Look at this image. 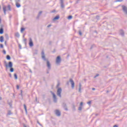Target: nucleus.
<instances>
[{
	"mask_svg": "<svg viewBox=\"0 0 127 127\" xmlns=\"http://www.w3.org/2000/svg\"><path fill=\"white\" fill-rule=\"evenodd\" d=\"M23 127H27L26 126V125H25V124H23Z\"/></svg>",
	"mask_w": 127,
	"mask_h": 127,
	"instance_id": "6e6d98bb",
	"label": "nucleus"
},
{
	"mask_svg": "<svg viewBox=\"0 0 127 127\" xmlns=\"http://www.w3.org/2000/svg\"><path fill=\"white\" fill-rule=\"evenodd\" d=\"M62 93V88L61 87L58 88L57 91V95L60 98H62V95H61V93Z\"/></svg>",
	"mask_w": 127,
	"mask_h": 127,
	"instance_id": "20e7f679",
	"label": "nucleus"
},
{
	"mask_svg": "<svg viewBox=\"0 0 127 127\" xmlns=\"http://www.w3.org/2000/svg\"><path fill=\"white\" fill-rule=\"evenodd\" d=\"M4 63H5V65H6V64H6V62H4Z\"/></svg>",
	"mask_w": 127,
	"mask_h": 127,
	"instance_id": "69168bd1",
	"label": "nucleus"
},
{
	"mask_svg": "<svg viewBox=\"0 0 127 127\" xmlns=\"http://www.w3.org/2000/svg\"><path fill=\"white\" fill-rule=\"evenodd\" d=\"M3 54L5 55V54H6V52L4 50H3Z\"/></svg>",
	"mask_w": 127,
	"mask_h": 127,
	"instance_id": "79ce46f5",
	"label": "nucleus"
},
{
	"mask_svg": "<svg viewBox=\"0 0 127 127\" xmlns=\"http://www.w3.org/2000/svg\"><path fill=\"white\" fill-rule=\"evenodd\" d=\"M19 49H21V45L20 44H19Z\"/></svg>",
	"mask_w": 127,
	"mask_h": 127,
	"instance_id": "a18cd8bd",
	"label": "nucleus"
},
{
	"mask_svg": "<svg viewBox=\"0 0 127 127\" xmlns=\"http://www.w3.org/2000/svg\"><path fill=\"white\" fill-rule=\"evenodd\" d=\"M118 1H123V0H116L115 2H118Z\"/></svg>",
	"mask_w": 127,
	"mask_h": 127,
	"instance_id": "a19ab883",
	"label": "nucleus"
},
{
	"mask_svg": "<svg viewBox=\"0 0 127 127\" xmlns=\"http://www.w3.org/2000/svg\"><path fill=\"white\" fill-rule=\"evenodd\" d=\"M120 34L122 36H125V32H124V30H121L120 31Z\"/></svg>",
	"mask_w": 127,
	"mask_h": 127,
	"instance_id": "a211bd4d",
	"label": "nucleus"
},
{
	"mask_svg": "<svg viewBox=\"0 0 127 127\" xmlns=\"http://www.w3.org/2000/svg\"><path fill=\"white\" fill-rule=\"evenodd\" d=\"M16 88H17V90H19V85H17Z\"/></svg>",
	"mask_w": 127,
	"mask_h": 127,
	"instance_id": "c03bdc74",
	"label": "nucleus"
},
{
	"mask_svg": "<svg viewBox=\"0 0 127 127\" xmlns=\"http://www.w3.org/2000/svg\"><path fill=\"white\" fill-rule=\"evenodd\" d=\"M113 24H109L107 26V28L109 30L112 29V27H113Z\"/></svg>",
	"mask_w": 127,
	"mask_h": 127,
	"instance_id": "2eb2a0df",
	"label": "nucleus"
},
{
	"mask_svg": "<svg viewBox=\"0 0 127 127\" xmlns=\"http://www.w3.org/2000/svg\"><path fill=\"white\" fill-rule=\"evenodd\" d=\"M78 33H79V35L80 36H82V32L81 31V30H79V32H78Z\"/></svg>",
	"mask_w": 127,
	"mask_h": 127,
	"instance_id": "7c9ffc66",
	"label": "nucleus"
},
{
	"mask_svg": "<svg viewBox=\"0 0 127 127\" xmlns=\"http://www.w3.org/2000/svg\"><path fill=\"white\" fill-rule=\"evenodd\" d=\"M72 18H73V16H72V15H69L67 17V19H68V20L72 19Z\"/></svg>",
	"mask_w": 127,
	"mask_h": 127,
	"instance_id": "393cba45",
	"label": "nucleus"
},
{
	"mask_svg": "<svg viewBox=\"0 0 127 127\" xmlns=\"http://www.w3.org/2000/svg\"><path fill=\"white\" fill-rule=\"evenodd\" d=\"M55 11H56V10H54L52 11V13H53V12H55Z\"/></svg>",
	"mask_w": 127,
	"mask_h": 127,
	"instance_id": "5fc2aeb1",
	"label": "nucleus"
},
{
	"mask_svg": "<svg viewBox=\"0 0 127 127\" xmlns=\"http://www.w3.org/2000/svg\"><path fill=\"white\" fill-rule=\"evenodd\" d=\"M61 63V57L60 56H58L56 60V64L57 65H60V64Z\"/></svg>",
	"mask_w": 127,
	"mask_h": 127,
	"instance_id": "39448f33",
	"label": "nucleus"
},
{
	"mask_svg": "<svg viewBox=\"0 0 127 127\" xmlns=\"http://www.w3.org/2000/svg\"><path fill=\"white\" fill-rule=\"evenodd\" d=\"M20 95H21V97H22V90H21V94H20Z\"/></svg>",
	"mask_w": 127,
	"mask_h": 127,
	"instance_id": "de8ad7c7",
	"label": "nucleus"
},
{
	"mask_svg": "<svg viewBox=\"0 0 127 127\" xmlns=\"http://www.w3.org/2000/svg\"><path fill=\"white\" fill-rule=\"evenodd\" d=\"M70 82V80L69 81L66 82V85H69V83Z\"/></svg>",
	"mask_w": 127,
	"mask_h": 127,
	"instance_id": "49530a36",
	"label": "nucleus"
},
{
	"mask_svg": "<svg viewBox=\"0 0 127 127\" xmlns=\"http://www.w3.org/2000/svg\"><path fill=\"white\" fill-rule=\"evenodd\" d=\"M51 26H52V25L50 24V25L47 26V27H48V28L51 27Z\"/></svg>",
	"mask_w": 127,
	"mask_h": 127,
	"instance_id": "09e8293b",
	"label": "nucleus"
},
{
	"mask_svg": "<svg viewBox=\"0 0 127 127\" xmlns=\"http://www.w3.org/2000/svg\"><path fill=\"white\" fill-rule=\"evenodd\" d=\"M5 66L6 68H10V72H11V73H12V72H14V68L12 67V66H13L12 62H9L8 64H6Z\"/></svg>",
	"mask_w": 127,
	"mask_h": 127,
	"instance_id": "f03ea898",
	"label": "nucleus"
},
{
	"mask_svg": "<svg viewBox=\"0 0 127 127\" xmlns=\"http://www.w3.org/2000/svg\"><path fill=\"white\" fill-rule=\"evenodd\" d=\"M24 30H25V28H21V33H22V32H23V31H24Z\"/></svg>",
	"mask_w": 127,
	"mask_h": 127,
	"instance_id": "cd10ccee",
	"label": "nucleus"
},
{
	"mask_svg": "<svg viewBox=\"0 0 127 127\" xmlns=\"http://www.w3.org/2000/svg\"><path fill=\"white\" fill-rule=\"evenodd\" d=\"M92 91H95V90H96V88H92Z\"/></svg>",
	"mask_w": 127,
	"mask_h": 127,
	"instance_id": "3c124183",
	"label": "nucleus"
},
{
	"mask_svg": "<svg viewBox=\"0 0 127 127\" xmlns=\"http://www.w3.org/2000/svg\"><path fill=\"white\" fill-rule=\"evenodd\" d=\"M99 76H100V74H97L94 76V78H97V77H99Z\"/></svg>",
	"mask_w": 127,
	"mask_h": 127,
	"instance_id": "58836bf2",
	"label": "nucleus"
},
{
	"mask_svg": "<svg viewBox=\"0 0 127 127\" xmlns=\"http://www.w3.org/2000/svg\"><path fill=\"white\" fill-rule=\"evenodd\" d=\"M72 110L73 112H75V111H76V106L74 104H72Z\"/></svg>",
	"mask_w": 127,
	"mask_h": 127,
	"instance_id": "ddd939ff",
	"label": "nucleus"
},
{
	"mask_svg": "<svg viewBox=\"0 0 127 127\" xmlns=\"http://www.w3.org/2000/svg\"><path fill=\"white\" fill-rule=\"evenodd\" d=\"M122 8L123 12L126 14V15H127V6L125 5H123L122 6Z\"/></svg>",
	"mask_w": 127,
	"mask_h": 127,
	"instance_id": "423d86ee",
	"label": "nucleus"
},
{
	"mask_svg": "<svg viewBox=\"0 0 127 127\" xmlns=\"http://www.w3.org/2000/svg\"><path fill=\"white\" fill-rule=\"evenodd\" d=\"M3 39H4L3 36H1L0 37V42H1V43L3 42Z\"/></svg>",
	"mask_w": 127,
	"mask_h": 127,
	"instance_id": "aec40b11",
	"label": "nucleus"
},
{
	"mask_svg": "<svg viewBox=\"0 0 127 127\" xmlns=\"http://www.w3.org/2000/svg\"><path fill=\"white\" fill-rule=\"evenodd\" d=\"M36 102H37V97H36Z\"/></svg>",
	"mask_w": 127,
	"mask_h": 127,
	"instance_id": "e2e57ef3",
	"label": "nucleus"
},
{
	"mask_svg": "<svg viewBox=\"0 0 127 127\" xmlns=\"http://www.w3.org/2000/svg\"><path fill=\"white\" fill-rule=\"evenodd\" d=\"M59 18H60V16H59V15H58L53 19V21H55L56 20H58Z\"/></svg>",
	"mask_w": 127,
	"mask_h": 127,
	"instance_id": "f8f14e48",
	"label": "nucleus"
},
{
	"mask_svg": "<svg viewBox=\"0 0 127 127\" xmlns=\"http://www.w3.org/2000/svg\"><path fill=\"white\" fill-rule=\"evenodd\" d=\"M78 111H82V106H79L78 108Z\"/></svg>",
	"mask_w": 127,
	"mask_h": 127,
	"instance_id": "e433bc0d",
	"label": "nucleus"
},
{
	"mask_svg": "<svg viewBox=\"0 0 127 127\" xmlns=\"http://www.w3.org/2000/svg\"><path fill=\"white\" fill-rule=\"evenodd\" d=\"M8 105L10 108H12V103L11 102H8Z\"/></svg>",
	"mask_w": 127,
	"mask_h": 127,
	"instance_id": "c85d7f7f",
	"label": "nucleus"
},
{
	"mask_svg": "<svg viewBox=\"0 0 127 127\" xmlns=\"http://www.w3.org/2000/svg\"><path fill=\"white\" fill-rule=\"evenodd\" d=\"M0 34H3V28L2 27L0 28Z\"/></svg>",
	"mask_w": 127,
	"mask_h": 127,
	"instance_id": "412c9836",
	"label": "nucleus"
},
{
	"mask_svg": "<svg viewBox=\"0 0 127 127\" xmlns=\"http://www.w3.org/2000/svg\"><path fill=\"white\" fill-rule=\"evenodd\" d=\"M16 3H18V2H20V0H15Z\"/></svg>",
	"mask_w": 127,
	"mask_h": 127,
	"instance_id": "473e14b6",
	"label": "nucleus"
},
{
	"mask_svg": "<svg viewBox=\"0 0 127 127\" xmlns=\"http://www.w3.org/2000/svg\"><path fill=\"white\" fill-rule=\"evenodd\" d=\"M8 115H9V116H10V115H11V112L10 111V110H9L8 111Z\"/></svg>",
	"mask_w": 127,
	"mask_h": 127,
	"instance_id": "72a5a7b5",
	"label": "nucleus"
},
{
	"mask_svg": "<svg viewBox=\"0 0 127 127\" xmlns=\"http://www.w3.org/2000/svg\"><path fill=\"white\" fill-rule=\"evenodd\" d=\"M23 41H24V42H25V41H26V39H24L23 40Z\"/></svg>",
	"mask_w": 127,
	"mask_h": 127,
	"instance_id": "13d9d810",
	"label": "nucleus"
},
{
	"mask_svg": "<svg viewBox=\"0 0 127 127\" xmlns=\"http://www.w3.org/2000/svg\"><path fill=\"white\" fill-rule=\"evenodd\" d=\"M23 106H24V108L25 109V113H26V115H27V108H26V105L24 104Z\"/></svg>",
	"mask_w": 127,
	"mask_h": 127,
	"instance_id": "6ab92c4d",
	"label": "nucleus"
},
{
	"mask_svg": "<svg viewBox=\"0 0 127 127\" xmlns=\"http://www.w3.org/2000/svg\"><path fill=\"white\" fill-rule=\"evenodd\" d=\"M8 10H11V8L10 7V5H8Z\"/></svg>",
	"mask_w": 127,
	"mask_h": 127,
	"instance_id": "c756f323",
	"label": "nucleus"
},
{
	"mask_svg": "<svg viewBox=\"0 0 127 127\" xmlns=\"http://www.w3.org/2000/svg\"><path fill=\"white\" fill-rule=\"evenodd\" d=\"M69 83H70L72 89H74L75 87V82L72 78L69 79Z\"/></svg>",
	"mask_w": 127,
	"mask_h": 127,
	"instance_id": "0eeeda50",
	"label": "nucleus"
},
{
	"mask_svg": "<svg viewBox=\"0 0 127 127\" xmlns=\"http://www.w3.org/2000/svg\"><path fill=\"white\" fill-rule=\"evenodd\" d=\"M15 36H16V37H17L18 38H19V36H20L19 33L18 32L15 33Z\"/></svg>",
	"mask_w": 127,
	"mask_h": 127,
	"instance_id": "4be33fe9",
	"label": "nucleus"
},
{
	"mask_svg": "<svg viewBox=\"0 0 127 127\" xmlns=\"http://www.w3.org/2000/svg\"><path fill=\"white\" fill-rule=\"evenodd\" d=\"M91 103H92V101H91L87 102L88 105H89V106H91Z\"/></svg>",
	"mask_w": 127,
	"mask_h": 127,
	"instance_id": "f704fd0d",
	"label": "nucleus"
},
{
	"mask_svg": "<svg viewBox=\"0 0 127 127\" xmlns=\"http://www.w3.org/2000/svg\"><path fill=\"white\" fill-rule=\"evenodd\" d=\"M113 127H119V126H118L117 125H115L113 126Z\"/></svg>",
	"mask_w": 127,
	"mask_h": 127,
	"instance_id": "8fccbe9b",
	"label": "nucleus"
},
{
	"mask_svg": "<svg viewBox=\"0 0 127 127\" xmlns=\"http://www.w3.org/2000/svg\"><path fill=\"white\" fill-rule=\"evenodd\" d=\"M16 7H18V8L20 7L21 5L19 3H16Z\"/></svg>",
	"mask_w": 127,
	"mask_h": 127,
	"instance_id": "a878e982",
	"label": "nucleus"
},
{
	"mask_svg": "<svg viewBox=\"0 0 127 127\" xmlns=\"http://www.w3.org/2000/svg\"><path fill=\"white\" fill-rule=\"evenodd\" d=\"M6 58L7 59V60H10V55H7L6 57Z\"/></svg>",
	"mask_w": 127,
	"mask_h": 127,
	"instance_id": "5701e85b",
	"label": "nucleus"
},
{
	"mask_svg": "<svg viewBox=\"0 0 127 127\" xmlns=\"http://www.w3.org/2000/svg\"><path fill=\"white\" fill-rule=\"evenodd\" d=\"M41 55L42 59L43 60V61H45L46 62L48 69H49V70H50V69H51V64H50V62H49V60H48V59L46 58V57L45 56V53L44 52V50H43L42 51Z\"/></svg>",
	"mask_w": 127,
	"mask_h": 127,
	"instance_id": "f257e3e1",
	"label": "nucleus"
},
{
	"mask_svg": "<svg viewBox=\"0 0 127 127\" xmlns=\"http://www.w3.org/2000/svg\"><path fill=\"white\" fill-rule=\"evenodd\" d=\"M37 124H38V125H39V126H40L41 127H42V125H41L40 123H39V121H37Z\"/></svg>",
	"mask_w": 127,
	"mask_h": 127,
	"instance_id": "ea45409f",
	"label": "nucleus"
},
{
	"mask_svg": "<svg viewBox=\"0 0 127 127\" xmlns=\"http://www.w3.org/2000/svg\"><path fill=\"white\" fill-rule=\"evenodd\" d=\"M96 19H97V20H99V19H100V16L97 15L96 16Z\"/></svg>",
	"mask_w": 127,
	"mask_h": 127,
	"instance_id": "c9c22d12",
	"label": "nucleus"
},
{
	"mask_svg": "<svg viewBox=\"0 0 127 127\" xmlns=\"http://www.w3.org/2000/svg\"><path fill=\"white\" fill-rule=\"evenodd\" d=\"M0 48H3V45L2 44H0Z\"/></svg>",
	"mask_w": 127,
	"mask_h": 127,
	"instance_id": "4c0bfd02",
	"label": "nucleus"
},
{
	"mask_svg": "<svg viewBox=\"0 0 127 127\" xmlns=\"http://www.w3.org/2000/svg\"><path fill=\"white\" fill-rule=\"evenodd\" d=\"M94 32H95L96 33H97V31H94Z\"/></svg>",
	"mask_w": 127,
	"mask_h": 127,
	"instance_id": "338daca9",
	"label": "nucleus"
},
{
	"mask_svg": "<svg viewBox=\"0 0 127 127\" xmlns=\"http://www.w3.org/2000/svg\"><path fill=\"white\" fill-rule=\"evenodd\" d=\"M1 23V19L0 18V24Z\"/></svg>",
	"mask_w": 127,
	"mask_h": 127,
	"instance_id": "bf43d9fd",
	"label": "nucleus"
},
{
	"mask_svg": "<svg viewBox=\"0 0 127 127\" xmlns=\"http://www.w3.org/2000/svg\"><path fill=\"white\" fill-rule=\"evenodd\" d=\"M29 45L30 47H33V41H32L31 38H29Z\"/></svg>",
	"mask_w": 127,
	"mask_h": 127,
	"instance_id": "1a4fd4ad",
	"label": "nucleus"
},
{
	"mask_svg": "<svg viewBox=\"0 0 127 127\" xmlns=\"http://www.w3.org/2000/svg\"><path fill=\"white\" fill-rule=\"evenodd\" d=\"M42 11H40L38 14V16H37V19H39V17H40V15H41V14L42 13Z\"/></svg>",
	"mask_w": 127,
	"mask_h": 127,
	"instance_id": "f3484780",
	"label": "nucleus"
},
{
	"mask_svg": "<svg viewBox=\"0 0 127 127\" xmlns=\"http://www.w3.org/2000/svg\"><path fill=\"white\" fill-rule=\"evenodd\" d=\"M93 46H91V48H90V49H93Z\"/></svg>",
	"mask_w": 127,
	"mask_h": 127,
	"instance_id": "680f3d73",
	"label": "nucleus"
},
{
	"mask_svg": "<svg viewBox=\"0 0 127 127\" xmlns=\"http://www.w3.org/2000/svg\"><path fill=\"white\" fill-rule=\"evenodd\" d=\"M59 86H60V84L58 83L57 85V88H59Z\"/></svg>",
	"mask_w": 127,
	"mask_h": 127,
	"instance_id": "37998d69",
	"label": "nucleus"
},
{
	"mask_svg": "<svg viewBox=\"0 0 127 127\" xmlns=\"http://www.w3.org/2000/svg\"><path fill=\"white\" fill-rule=\"evenodd\" d=\"M2 100L1 97H0V100Z\"/></svg>",
	"mask_w": 127,
	"mask_h": 127,
	"instance_id": "0e129e2a",
	"label": "nucleus"
},
{
	"mask_svg": "<svg viewBox=\"0 0 127 127\" xmlns=\"http://www.w3.org/2000/svg\"><path fill=\"white\" fill-rule=\"evenodd\" d=\"M82 87V84H81V83H79V88H78V92L79 93H82L81 91V88Z\"/></svg>",
	"mask_w": 127,
	"mask_h": 127,
	"instance_id": "dca6fc26",
	"label": "nucleus"
},
{
	"mask_svg": "<svg viewBox=\"0 0 127 127\" xmlns=\"http://www.w3.org/2000/svg\"><path fill=\"white\" fill-rule=\"evenodd\" d=\"M55 114L57 117H60L61 116V112H60L59 110H56Z\"/></svg>",
	"mask_w": 127,
	"mask_h": 127,
	"instance_id": "9b49d317",
	"label": "nucleus"
},
{
	"mask_svg": "<svg viewBox=\"0 0 127 127\" xmlns=\"http://www.w3.org/2000/svg\"><path fill=\"white\" fill-rule=\"evenodd\" d=\"M14 77L15 80H17V74H16V73L14 74Z\"/></svg>",
	"mask_w": 127,
	"mask_h": 127,
	"instance_id": "bb28decb",
	"label": "nucleus"
},
{
	"mask_svg": "<svg viewBox=\"0 0 127 127\" xmlns=\"http://www.w3.org/2000/svg\"><path fill=\"white\" fill-rule=\"evenodd\" d=\"M50 93L52 94L53 96V102L54 103H57V96H56V95L54 94V93L52 91H50Z\"/></svg>",
	"mask_w": 127,
	"mask_h": 127,
	"instance_id": "7ed1b4c3",
	"label": "nucleus"
},
{
	"mask_svg": "<svg viewBox=\"0 0 127 127\" xmlns=\"http://www.w3.org/2000/svg\"><path fill=\"white\" fill-rule=\"evenodd\" d=\"M30 72L32 73V70H31V69H30Z\"/></svg>",
	"mask_w": 127,
	"mask_h": 127,
	"instance_id": "052dcab7",
	"label": "nucleus"
},
{
	"mask_svg": "<svg viewBox=\"0 0 127 127\" xmlns=\"http://www.w3.org/2000/svg\"><path fill=\"white\" fill-rule=\"evenodd\" d=\"M107 93H109V91H107Z\"/></svg>",
	"mask_w": 127,
	"mask_h": 127,
	"instance_id": "774afa93",
	"label": "nucleus"
},
{
	"mask_svg": "<svg viewBox=\"0 0 127 127\" xmlns=\"http://www.w3.org/2000/svg\"><path fill=\"white\" fill-rule=\"evenodd\" d=\"M9 75L10 78H11V73H9Z\"/></svg>",
	"mask_w": 127,
	"mask_h": 127,
	"instance_id": "603ef678",
	"label": "nucleus"
},
{
	"mask_svg": "<svg viewBox=\"0 0 127 127\" xmlns=\"http://www.w3.org/2000/svg\"><path fill=\"white\" fill-rule=\"evenodd\" d=\"M47 74H49V70H47Z\"/></svg>",
	"mask_w": 127,
	"mask_h": 127,
	"instance_id": "864d4df0",
	"label": "nucleus"
},
{
	"mask_svg": "<svg viewBox=\"0 0 127 127\" xmlns=\"http://www.w3.org/2000/svg\"><path fill=\"white\" fill-rule=\"evenodd\" d=\"M62 106L65 111H68V107H67V104L65 103H63Z\"/></svg>",
	"mask_w": 127,
	"mask_h": 127,
	"instance_id": "9d476101",
	"label": "nucleus"
},
{
	"mask_svg": "<svg viewBox=\"0 0 127 127\" xmlns=\"http://www.w3.org/2000/svg\"><path fill=\"white\" fill-rule=\"evenodd\" d=\"M3 10L4 12V14L5 15V14H6V7H5V6H3Z\"/></svg>",
	"mask_w": 127,
	"mask_h": 127,
	"instance_id": "4468645a",
	"label": "nucleus"
},
{
	"mask_svg": "<svg viewBox=\"0 0 127 127\" xmlns=\"http://www.w3.org/2000/svg\"><path fill=\"white\" fill-rule=\"evenodd\" d=\"M4 44H5V45L6 46V41H5L4 42Z\"/></svg>",
	"mask_w": 127,
	"mask_h": 127,
	"instance_id": "4d7b16f0",
	"label": "nucleus"
},
{
	"mask_svg": "<svg viewBox=\"0 0 127 127\" xmlns=\"http://www.w3.org/2000/svg\"><path fill=\"white\" fill-rule=\"evenodd\" d=\"M84 103H83V102H80V104H79V107H82Z\"/></svg>",
	"mask_w": 127,
	"mask_h": 127,
	"instance_id": "2f4dec72",
	"label": "nucleus"
},
{
	"mask_svg": "<svg viewBox=\"0 0 127 127\" xmlns=\"http://www.w3.org/2000/svg\"><path fill=\"white\" fill-rule=\"evenodd\" d=\"M5 38H6V39L7 40H8V39H9V37H8V34H5Z\"/></svg>",
	"mask_w": 127,
	"mask_h": 127,
	"instance_id": "b1692460",
	"label": "nucleus"
},
{
	"mask_svg": "<svg viewBox=\"0 0 127 127\" xmlns=\"http://www.w3.org/2000/svg\"><path fill=\"white\" fill-rule=\"evenodd\" d=\"M60 4H61V7L63 9L64 7H65V5H64V0H60Z\"/></svg>",
	"mask_w": 127,
	"mask_h": 127,
	"instance_id": "6e6552de",
	"label": "nucleus"
}]
</instances>
